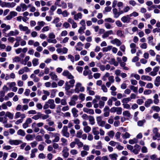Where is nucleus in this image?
I'll return each mask as SVG.
<instances>
[{"label":"nucleus","instance_id":"nucleus-15","mask_svg":"<svg viewBox=\"0 0 160 160\" xmlns=\"http://www.w3.org/2000/svg\"><path fill=\"white\" fill-rule=\"evenodd\" d=\"M68 149L66 148H64L62 151V152L63 153V156L65 158H67L69 154V153L68 152Z\"/></svg>","mask_w":160,"mask_h":160},{"label":"nucleus","instance_id":"nucleus-59","mask_svg":"<svg viewBox=\"0 0 160 160\" xmlns=\"http://www.w3.org/2000/svg\"><path fill=\"white\" fill-rule=\"evenodd\" d=\"M65 90L67 91L69 90L70 89L71 87V85H70L69 84L68 82H65Z\"/></svg>","mask_w":160,"mask_h":160},{"label":"nucleus","instance_id":"nucleus-18","mask_svg":"<svg viewBox=\"0 0 160 160\" xmlns=\"http://www.w3.org/2000/svg\"><path fill=\"white\" fill-rule=\"evenodd\" d=\"M114 109V111H116L118 114L120 115L122 113V108L121 107H113L112 108V110Z\"/></svg>","mask_w":160,"mask_h":160},{"label":"nucleus","instance_id":"nucleus-6","mask_svg":"<svg viewBox=\"0 0 160 160\" xmlns=\"http://www.w3.org/2000/svg\"><path fill=\"white\" fill-rule=\"evenodd\" d=\"M131 18L129 15L122 17L121 18V20L124 23H128L130 22Z\"/></svg>","mask_w":160,"mask_h":160},{"label":"nucleus","instance_id":"nucleus-36","mask_svg":"<svg viewBox=\"0 0 160 160\" xmlns=\"http://www.w3.org/2000/svg\"><path fill=\"white\" fill-rule=\"evenodd\" d=\"M112 47V46H109L107 47L103 48H102V51L103 52H107L108 51H110L111 50Z\"/></svg>","mask_w":160,"mask_h":160},{"label":"nucleus","instance_id":"nucleus-62","mask_svg":"<svg viewBox=\"0 0 160 160\" xmlns=\"http://www.w3.org/2000/svg\"><path fill=\"white\" fill-rule=\"evenodd\" d=\"M79 97L80 99H81L82 101H83L85 100V95L83 93H80L79 94Z\"/></svg>","mask_w":160,"mask_h":160},{"label":"nucleus","instance_id":"nucleus-24","mask_svg":"<svg viewBox=\"0 0 160 160\" xmlns=\"http://www.w3.org/2000/svg\"><path fill=\"white\" fill-rule=\"evenodd\" d=\"M152 132L155 136L157 137L158 138L160 137V134L158 132V129L157 128H153L152 130Z\"/></svg>","mask_w":160,"mask_h":160},{"label":"nucleus","instance_id":"nucleus-39","mask_svg":"<svg viewBox=\"0 0 160 160\" xmlns=\"http://www.w3.org/2000/svg\"><path fill=\"white\" fill-rule=\"evenodd\" d=\"M91 153L92 154L95 153L97 155L99 156L101 154V152L100 151L96 150L95 149H93L91 151Z\"/></svg>","mask_w":160,"mask_h":160},{"label":"nucleus","instance_id":"nucleus-27","mask_svg":"<svg viewBox=\"0 0 160 160\" xmlns=\"http://www.w3.org/2000/svg\"><path fill=\"white\" fill-rule=\"evenodd\" d=\"M74 141H76V144L79 148H82L83 146V143L80 141V140L76 138L75 139Z\"/></svg>","mask_w":160,"mask_h":160},{"label":"nucleus","instance_id":"nucleus-2","mask_svg":"<svg viewBox=\"0 0 160 160\" xmlns=\"http://www.w3.org/2000/svg\"><path fill=\"white\" fill-rule=\"evenodd\" d=\"M61 132L64 136L66 138L69 137L70 134L68 132V128L67 126H64L63 127Z\"/></svg>","mask_w":160,"mask_h":160},{"label":"nucleus","instance_id":"nucleus-16","mask_svg":"<svg viewBox=\"0 0 160 160\" xmlns=\"http://www.w3.org/2000/svg\"><path fill=\"white\" fill-rule=\"evenodd\" d=\"M112 11L114 17L115 18H118L119 17V13L118 10L116 8H113Z\"/></svg>","mask_w":160,"mask_h":160},{"label":"nucleus","instance_id":"nucleus-29","mask_svg":"<svg viewBox=\"0 0 160 160\" xmlns=\"http://www.w3.org/2000/svg\"><path fill=\"white\" fill-rule=\"evenodd\" d=\"M109 157L112 160H116L118 155L116 153H113L110 154Z\"/></svg>","mask_w":160,"mask_h":160},{"label":"nucleus","instance_id":"nucleus-21","mask_svg":"<svg viewBox=\"0 0 160 160\" xmlns=\"http://www.w3.org/2000/svg\"><path fill=\"white\" fill-rule=\"evenodd\" d=\"M5 117L6 118L8 117L10 119L12 120L13 118L14 114L8 111L6 113Z\"/></svg>","mask_w":160,"mask_h":160},{"label":"nucleus","instance_id":"nucleus-46","mask_svg":"<svg viewBox=\"0 0 160 160\" xmlns=\"http://www.w3.org/2000/svg\"><path fill=\"white\" fill-rule=\"evenodd\" d=\"M130 101H131V98L128 97L124 98L122 100V102L123 103H127L129 102Z\"/></svg>","mask_w":160,"mask_h":160},{"label":"nucleus","instance_id":"nucleus-50","mask_svg":"<svg viewBox=\"0 0 160 160\" xmlns=\"http://www.w3.org/2000/svg\"><path fill=\"white\" fill-rule=\"evenodd\" d=\"M122 135L123 139L129 138L130 136V134L128 132H126L124 134H122Z\"/></svg>","mask_w":160,"mask_h":160},{"label":"nucleus","instance_id":"nucleus-32","mask_svg":"<svg viewBox=\"0 0 160 160\" xmlns=\"http://www.w3.org/2000/svg\"><path fill=\"white\" fill-rule=\"evenodd\" d=\"M154 102L155 104H158L159 102V100L158 99V96L157 94H155L153 96Z\"/></svg>","mask_w":160,"mask_h":160},{"label":"nucleus","instance_id":"nucleus-56","mask_svg":"<svg viewBox=\"0 0 160 160\" xmlns=\"http://www.w3.org/2000/svg\"><path fill=\"white\" fill-rule=\"evenodd\" d=\"M112 9L111 7H106L105 8V10L103 11V13H105L106 12H110Z\"/></svg>","mask_w":160,"mask_h":160},{"label":"nucleus","instance_id":"nucleus-64","mask_svg":"<svg viewBox=\"0 0 160 160\" xmlns=\"http://www.w3.org/2000/svg\"><path fill=\"white\" fill-rule=\"evenodd\" d=\"M101 74L99 73H96L93 74V77L96 79L99 78Z\"/></svg>","mask_w":160,"mask_h":160},{"label":"nucleus","instance_id":"nucleus-60","mask_svg":"<svg viewBox=\"0 0 160 160\" xmlns=\"http://www.w3.org/2000/svg\"><path fill=\"white\" fill-rule=\"evenodd\" d=\"M20 6L22 8V11L26 10L27 8L26 5L24 3H21L20 4Z\"/></svg>","mask_w":160,"mask_h":160},{"label":"nucleus","instance_id":"nucleus-41","mask_svg":"<svg viewBox=\"0 0 160 160\" xmlns=\"http://www.w3.org/2000/svg\"><path fill=\"white\" fill-rule=\"evenodd\" d=\"M129 88L134 92L137 93L138 92V88L137 87H135L133 85H131L130 86Z\"/></svg>","mask_w":160,"mask_h":160},{"label":"nucleus","instance_id":"nucleus-44","mask_svg":"<svg viewBox=\"0 0 160 160\" xmlns=\"http://www.w3.org/2000/svg\"><path fill=\"white\" fill-rule=\"evenodd\" d=\"M138 142V140L136 138H134L133 139H131L129 141V143L131 144L137 143Z\"/></svg>","mask_w":160,"mask_h":160},{"label":"nucleus","instance_id":"nucleus-10","mask_svg":"<svg viewBox=\"0 0 160 160\" xmlns=\"http://www.w3.org/2000/svg\"><path fill=\"white\" fill-rule=\"evenodd\" d=\"M159 68V66L155 67L153 68V71L149 73V75L152 76H156L157 74V72L158 71Z\"/></svg>","mask_w":160,"mask_h":160},{"label":"nucleus","instance_id":"nucleus-3","mask_svg":"<svg viewBox=\"0 0 160 160\" xmlns=\"http://www.w3.org/2000/svg\"><path fill=\"white\" fill-rule=\"evenodd\" d=\"M19 28L21 31L26 32L25 34H29L30 33V30L28 29V27L24 26L21 24L19 25Z\"/></svg>","mask_w":160,"mask_h":160},{"label":"nucleus","instance_id":"nucleus-7","mask_svg":"<svg viewBox=\"0 0 160 160\" xmlns=\"http://www.w3.org/2000/svg\"><path fill=\"white\" fill-rule=\"evenodd\" d=\"M62 75L64 76L67 77L69 79H72L74 78V77L67 70L64 71L62 73Z\"/></svg>","mask_w":160,"mask_h":160},{"label":"nucleus","instance_id":"nucleus-12","mask_svg":"<svg viewBox=\"0 0 160 160\" xmlns=\"http://www.w3.org/2000/svg\"><path fill=\"white\" fill-rule=\"evenodd\" d=\"M19 33V31L17 29L15 30L14 31H11L7 34V36H16L18 35Z\"/></svg>","mask_w":160,"mask_h":160},{"label":"nucleus","instance_id":"nucleus-63","mask_svg":"<svg viewBox=\"0 0 160 160\" xmlns=\"http://www.w3.org/2000/svg\"><path fill=\"white\" fill-rule=\"evenodd\" d=\"M61 5L60 6L62 8L65 9L67 8V4L65 3L63 1H62L61 2Z\"/></svg>","mask_w":160,"mask_h":160},{"label":"nucleus","instance_id":"nucleus-51","mask_svg":"<svg viewBox=\"0 0 160 160\" xmlns=\"http://www.w3.org/2000/svg\"><path fill=\"white\" fill-rule=\"evenodd\" d=\"M116 34L118 36L120 37H122L123 36L124 37L122 31L120 30H118Z\"/></svg>","mask_w":160,"mask_h":160},{"label":"nucleus","instance_id":"nucleus-9","mask_svg":"<svg viewBox=\"0 0 160 160\" xmlns=\"http://www.w3.org/2000/svg\"><path fill=\"white\" fill-rule=\"evenodd\" d=\"M47 103L49 104V107L51 109H54L55 108L56 105L54 103V101L53 99H50L48 100Z\"/></svg>","mask_w":160,"mask_h":160},{"label":"nucleus","instance_id":"nucleus-52","mask_svg":"<svg viewBox=\"0 0 160 160\" xmlns=\"http://www.w3.org/2000/svg\"><path fill=\"white\" fill-rule=\"evenodd\" d=\"M98 145L96 146H95V148L97 149H101L102 148V142L101 141H99L97 142V143Z\"/></svg>","mask_w":160,"mask_h":160},{"label":"nucleus","instance_id":"nucleus-57","mask_svg":"<svg viewBox=\"0 0 160 160\" xmlns=\"http://www.w3.org/2000/svg\"><path fill=\"white\" fill-rule=\"evenodd\" d=\"M138 15L139 14L138 12H133L132 13L129 15V16L130 17H132L133 16L134 17H136L138 16Z\"/></svg>","mask_w":160,"mask_h":160},{"label":"nucleus","instance_id":"nucleus-47","mask_svg":"<svg viewBox=\"0 0 160 160\" xmlns=\"http://www.w3.org/2000/svg\"><path fill=\"white\" fill-rule=\"evenodd\" d=\"M89 121L90 122V124L93 125L95 123L94 119V117L92 116H90L89 118Z\"/></svg>","mask_w":160,"mask_h":160},{"label":"nucleus","instance_id":"nucleus-53","mask_svg":"<svg viewBox=\"0 0 160 160\" xmlns=\"http://www.w3.org/2000/svg\"><path fill=\"white\" fill-rule=\"evenodd\" d=\"M108 134L110 138H113L114 135V132L113 131L111 130L108 132Z\"/></svg>","mask_w":160,"mask_h":160},{"label":"nucleus","instance_id":"nucleus-20","mask_svg":"<svg viewBox=\"0 0 160 160\" xmlns=\"http://www.w3.org/2000/svg\"><path fill=\"white\" fill-rule=\"evenodd\" d=\"M153 37L152 36H151L148 37V43L152 46H154L155 43L153 42Z\"/></svg>","mask_w":160,"mask_h":160},{"label":"nucleus","instance_id":"nucleus-49","mask_svg":"<svg viewBox=\"0 0 160 160\" xmlns=\"http://www.w3.org/2000/svg\"><path fill=\"white\" fill-rule=\"evenodd\" d=\"M123 115L124 116L127 117H130L131 114L128 111H125L123 112Z\"/></svg>","mask_w":160,"mask_h":160},{"label":"nucleus","instance_id":"nucleus-4","mask_svg":"<svg viewBox=\"0 0 160 160\" xmlns=\"http://www.w3.org/2000/svg\"><path fill=\"white\" fill-rule=\"evenodd\" d=\"M96 120L99 126L104 127L105 124V122L102 120V117L98 116L97 117Z\"/></svg>","mask_w":160,"mask_h":160},{"label":"nucleus","instance_id":"nucleus-31","mask_svg":"<svg viewBox=\"0 0 160 160\" xmlns=\"http://www.w3.org/2000/svg\"><path fill=\"white\" fill-rule=\"evenodd\" d=\"M42 114L40 112H38L37 113V115L33 116L32 118L35 120H37L39 119L41 117Z\"/></svg>","mask_w":160,"mask_h":160},{"label":"nucleus","instance_id":"nucleus-55","mask_svg":"<svg viewBox=\"0 0 160 160\" xmlns=\"http://www.w3.org/2000/svg\"><path fill=\"white\" fill-rule=\"evenodd\" d=\"M105 102L102 101L100 100L99 102V107L100 108H102L104 106Z\"/></svg>","mask_w":160,"mask_h":160},{"label":"nucleus","instance_id":"nucleus-28","mask_svg":"<svg viewBox=\"0 0 160 160\" xmlns=\"http://www.w3.org/2000/svg\"><path fill=\"white\" fill-rule=\"evenodd\" d=\"M98 127H94L92 128V132L94 135L99 134V132L98 130Z\"/></svg>","mask_w":160,"mask_h":160},{"label":"nucleus","instance_id":"nucleus-35","mask_svg":"<svg viewBox=\"0 0 160 160\" xmlns=\"http://www.w3.org/2000/svg\"><path fill=\"white\" fill-rule=\"evenodd\" d=\"M145 122L146 120L145 119H143L142 120H139L137 122V124L138 126L142 127Z\"/></svg>","mask_w":160,"mask_h":160},{"label":"nucleus","instance_id":"nucleus-42","mask_svg":"<svg viewBox=\"0 0 160 160\" xmlns=\"http://www.w3.org/2000/svg\"><path fill=\"white\" fill-rule=\"evenodd\" d=\"M86 29V27H80L78 30V32L82 34L84 33V30Z\"/></svg>","mask_w":160,"mask_h":160},{"label":"nucleus","instance_id":"nucleus-61","mask_svg":"<svg viewBox=\"0 0 160 160\" xmlns=\"http://www.w3.org/2000/svg\"><path fill=\"white\" fill-rule=\"evenodd\" d=\"M11 29V26L9 25H7L5 27V28L3 29L2 32H3L5 33V32H7V31L10 30Z\"/></svg>","mask_w":160,"mask_h":160},{"label":"nucleus","instance_id":"nucleus-25","mask_svg":"<svg viewBox=\"0 0 160 160\" xmlns=\"http://www.w3.org/2000/svg\"><path fill=\"white\" fill-rule=\"evenodd\" d=\"M49 75L51 76V78L52 79L56 81L58 80V76L54 73L52 72L49 74Z\"/></svg>","mask_w":160,"mask_h":160},{"label":"nucleus","instance_id":"nucleus-22","mask_svg":"<svg viewBox=\"0 0 160 160\" xmlns=\"http://www.w3.org/2000/svg\"><path fill=\"white\" fill-rule=\"evenodd\" d=\"M82 15L81 12L78 13L75 16H73V19L75 20L81 19L82 18Z\"/></svg>","mask_w":160,"mask_h":160},{"label":"nucleus","instance_id":"nucleus-34","mask_svg":"<svg viewBox=\"0 0 160 160\" xmlns=\"http://www.w3.org/2000/svg\"><path fill=\"white\" fill-rule=\"evenodd\" d=\"M58 133H55L54 134V135L53 136L54 137H55L54 139L53 140L52 142H58L60 139V138L57 135H59Z\"/></svg>","mask_w":160,"mask_h":160},{"label":"nucleus","instance_id":"nucleus-11","mask_svg":"<svg viewBox=\"0 0 160 160\" xmlns=\"http://www.w3.org/2000/svg\"><path fill=\"white\" fill-rule=\"evenodd\" d=\"M111 43L113 44H116L117 46H119L122 44V42L118 39L115 38L111 41Z\"/></svg>","mask_w":160,"mask_h":160},{"label":"nucleus","instance_id":"nucleus-38","mask_svg":"<svg viewBox=\"0 0 160 160\" xmlns=\"http://www.w3.org/2000/svg\"><path fill=\"white\" fill-rule=\"evenodd\" d=\"M57 91V90L56 89H52L51 90V93L50 95L51 98H53L55 97Z\"/></svg>","mask_w":160,"mask_h":160},{"label":"nucleus","instance_id":"nucleus-17","mask_svg":"<svg viewBox=\"0 0 160 160\" xmlns=\"http://www.w3.org/2000/svg\"><path fill=\"white\" fill-rule=\"evenodd\" d=\"M72 112L73 114V116L74 118H77L78 116V111L75 108H74L72 109Z\"/></svg>","mask_w":160,"mask_h":160},{"label":"nucleus","instance_id":"nucleus-1","mask_svg":"<svg viewBox=\"0 0 160 160\" xmlns=\"http://www.w3.org/2000/svg\"><path fill=\"white\" fill-rule=\"evenodd\" d=\"M84 88L82 86V85L80 82L77 83L75 85L74 91L76 93H79L80 92H83L84 91Z\"/></svg>","mask_w":160,"mask_h":160},{"label":"nucleus","instance_id":"nucleus-13","mask_svg":"<svg viewBox=\"0 0 160 160\" xmlns=\"http://www.w3.org/2000/svg\"><path fill=\"white\" fill-rule=\"evenodd\" d=\"M134 149H133L132 152L135 154H138L140 150V146L138 144H136L134 146Z\"/></svg>","mask_w":160,"mask_h":160},{"label":"nucleus","instance_id":"nucleus-5","mask_svg":"<svg viewBox=\"0 0 160 160\" xmlns=\"http://www.w3.org/2000/svg\"><path fill=\"white\" fill-rule=\"evenodd\" d=\"M18 13L15 11H11L10 12L9 14L7 16L6 18L7 20H10L13 17H14L17 15Z\"/></svg>","mask_w":160,"mask_h":160},{"label":"nucleus","instance_id":"nucleus-43","mask_svg":"<svg viewBox=\"0 0 160 160\" xmlns=\"http://www.w3.org/2000/svg\"><path fill=\"white\" fill-rule=\"evenodd\" d=\"M83 130L85 132L88 133L91 130V128L88 126L84 127Z\"/></svg>","mask_w":160,"mask_h":160},{"label":"nucleus","instance_id":"nucleus-23","mask_svg":"<svg viewBox=\"0 0 160 160\" xmlns=\"http://www.w3.org/2000/svg\"><path fill=\"white\" fill-rule=\"evenodd\" d=\"M44 128L48 131L53 132L55 131V129L54 128L49 127L48 125H45Z\"/></svg>","mask_w":160,"mask_h":160},{"label":"nucleus","instance_id":"nucleus-58","mask_svg":"<svg viewBox=\"0 0 160 160\" xmlns=\"http://www.w3.org/2000/svg\"><path fill=\"white\" fill-rule=\"evenodd\" d=\"M37 24L41 28L45 24V23L43 21H39L37 22Z\"/></svg>","mask_w":160,"mask_h":160},{"label":"nucleus","instance_id":"nucleus-19","mask_svg":"<svg viewBox=\"0 0 160 160\" xmlns=\"http://www.w3.org/2000/svg\"><path fill=\"white\" fill-rule=\"evenodd\" d=\"M153 103V101L151 99H148L145 102L144 105L147 107L148 108L150 107V105Z\"/></svg>","mask_w":160,"mask_h":160},{"label":"nucleus","instance_id":"nucleus-40","mask_svg":"<svg viewBox=\"0 0 160 160\" xmlns=\"http://www.w3.org/2000/svg\"><path fill=\"white\" fill-rule=\"evenodd\" d=\"M97 66L100 68L101 70L102 71H104L105 69V66L100 63L97 64Z\"/></svg>","mask_w":160,"mask_h":160},{"label":"nucleus","instance_id":"nucleus-14","mask_svg":"<svg viewBox=\"0 0 160 160\" xmlns=\"http://www.w3.org/2000/svg\"><path fill=\"white\" fill-rule=\"evenodd\" d=\"M113 34V32L112 30H109L104 32L102 36V37L103 38H105L108 37L109 35Z\"/></svg>","mask_w":160,"mask_h":160},{"label":"nucleus","instance_id":"nucleus-26","mask_svg":"<svg viewBox=\"0 0 160 160\" xmlns=\"http://www.w3.org/2000/svg\"><path fill=\"white\" fill-rule=\"evenodd\" d=\"M141 78L142 80H147L148 81H151L152 78L151 77L148 76H145L144 75H142L141 76Z\"/></svg>","mask_w":160,"mask_h":160},{"label":"nucleus","instance_id":"nucleus-30","mask_svg":"<svg viewBox=\"0 0 160 160\" xmlns=\"http://www.w3.org/2000/svg\"><path fill=\"white\" fill-rule=\"evenodd\" d=\"M39 59L37 58H34L32 60V62L33 66L35 67L39 64Z\"/></svg>","mask_w":160,"mask_h":160},{"label":"nucleus","instance_id":"nucleus-33","mask_svg":"<svg viewBox=\"0 0 160 160\" xmlns=\"http://www.w3.org/2000/svg\"><path fill=\"white\" fill-rule=\"evenodd\" d=\"M17 134L18 135L24 137L25 135V132L23 130L20 129L18 131Z\"/></svg>","mask_w":160,"mask_h":160},{"label":"nucleus","instance_id":"nucleus-54","mask_svg":"<svg viewBox=\"0 0 160 160\" xmlns=\"http://www.w3.org/2000/svg\"><path fill=\"white\" fill-rule=\"evenodd\" d=\"M88 154V152L85 150L82 151H81V156L82 157H85V156L87 155Z\"/></svg>","mask_w":160,"mask_h":160},{"label":"nucleus","instance_id":"nucleus-45","mask_svg":"<svg viewBox=\"0 0 160 160\" xmlns=\"http://www.w3.org/2000/svg\"><path fill=\"white\" fill-rule=\"evenodd\" d=\"M151 108L153 111H156L157 112H158L160 111V108L158 106H152L151 107Z\"/></svg>","mask_w":160,"mask_h":160},{"label":"nucleus","instance_id":"nucleus-48","mask_svg":"<svg viewBox=\"0 0 160 160\" xmlns=\"http://www.w3.org/2000/svg\"><path fill=\"white\" fill-rule=\"evenodd\" d=\"M82 130H80L77 132L76 134V137L79 138H82Z\"/></svg>","mask_w":160,"mask_h":160},{"label":"nucleus","instance_id":"nucleus-8","mask_svg":"<svg viewBox=\"0 0 160 160\" xmlns=\"http://www.w3.org/2000/svg\"><path fill=\"white\" fill-rule=\"evenodd\" d=\"M9 143L11 145H18L21 143L22 141L20 140L10 139L9 141Z\"/></svg>","mask_w":160,"mask_h":160},{"label":"nucleus","instance_id":"nucleus-37","mask_svg":"<svg viewBox=\"0 0 160 160\" xmlns=\"http://www.w3.org/2000/svg\"><path fill=\"white\" fill-rule=\"evenodd\" d=\"M35 124L36 123H33L32 124V126L34 132H37L39 131L40 129L38 127L35 126Z\"/></svg>","mask_w":160,"mask_h":160}]
</instances>
